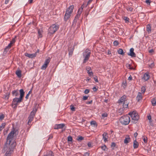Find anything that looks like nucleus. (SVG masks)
Masks as SVG:
<instances>
[{"label":"nucleus","instance_id":"f257e3e1","mask_svg":"<svg viewBox=\"0 0 156 156\" xmlns=\"http://www.w3.org/2000/svg\"><path fill=\"white\" fill-rule=\"evenodd\" d=\"M18 133L17 130L13 128L11 131L8 134L6 138V142L5 144L3 150L4 152L7 151L5 156H11V153L16 145L15 142H12L14 135L16 133Z\"/></svg>","mask_w":156,"mask_h":156},{"label":"nucleus","instance_id":"f03ea898","mask_svg":"<svg viewBox=\"0 0 156 156\" xmlns=\"http://www.w3.org/2000/svg\"><path fill=\"white\" fill-rule=\"evenodd\" d=\"M120 122L123 125H127L130 121L129 117L128 115H125L122 116L119 119Z\"/></svg>","mask_w":156,"mask_h":156},{"label":"nucleus","instance_id":"7ed1b4c3","mask_svg":"<svg viewBox=\"0 0 156 156\" xmlns=\"http://www.w3.org/2000/svg\"><path fill=\"white\" fill-rule=\"evenodd\" d=\"M91 52L89 50L86 49L85 52L83 53V56L84 58L83 63H85L89 59L90 56Z\"/></svg>","mask_w":156,"mask_h":156},{"label":"nucleus","instance_id":"20e7f679","mask_svg":"<svg viewBox=\"0 0 156 156\" xmlns=\"http://www.w3.org/2000/svg\"><path fill=\"white\" fill-rule=\"evenodd\" d=\"M37 111V109L35 108H34L33 111L30 112L28 117V121L27 123L28 125H30L31 122L33 121Z\"/></svg>","mask_w":156,"mask_h":156},{"label":"nucleus","instance_id":"39448f33","mask_svg":"<svg viewBox=\"0 0 156 156\" xmlns=\"http://www.w3.org/2000/svg\"><path fill=\"white\" fill-rule=\"evenodd\" d=\"M59 28L58 26L55 24H53L48 29V34L50 35L54 33Z\"/></svg>","mask_w":156,"mask_h":156},{"label":"nucleus","instance_id":"423d86ee","mask_svg":"<svg viewBox=\"0 0 156 156\" xmlns=\"http://www.w3.org/2000/svg\"><path fill=\"white\" fill-rule=\"evenodd\" d=\"M129 115L131 116L132 119L134 121H137L139 119V117L137 114L134 112H130Z\"/></svg>","mask_w":156,"mask_h":156},{"label":"nucleus","instance_id":"0eeeda50","mask_svg":"<svg viewBox=\"0 0 156 156\" xmlns=\"http://www.w3.org/2000/svg\"><path fill=\"white\" fill-rule=\"evenodd\" d=\"M22 100L23 99L20 98H15L13 99L12 104L17 106L18 104L21 102Z\"/></svg>","mask_w":156,"mask_h":156},{"label":"nucleus","instance_id":"6e6552de","mask_svg":"<svg viewBox=\"0 0 156 156\" xmlns=\"http://www.w3.org/2000/svg\"><path fill=\"white\" fill-rule=\"evenodd\" d=\"M74 8V6L73 5H71L66 10V12H67V13H69V14H71L72 12H73V9Z\"/></svg>","mask_w":156,"mask_h":156},{"label":"nucleus","instance_id":"1a4fd4ad","mask_svg":"<svg viewBox=\"0 0 156 156\" xmlns=\"http://www.w3.org/2000/svg\"><path fill=\"white\" fill-rule=\"evenodd\" d=\"M134 49L133 48H131L130 49V53H128V55L132 57H136V54L134 52Z\"/></svg>","mask_w":156,"mask_h":156},{"label":"nucleus","instance_id":"9d476101","mask_svg":"<svg viewBox=\"0 0 156 156\" xmlns=\"http://www.w3.org/2000/svg\"><path fill=\"white\" fill-rule=\"evenodd\" d=\"M25 56L30 58H33L35 57L36 56V53H34L32 54H29L28 53H25Z\"/></svg>","mask_w":156,"mask_h":156},{"label":"nucleus","instance_id":"9b49d317","mask_svg":"<svg viewBox=\"0 0 156 156\" xmlns=\"http://www.w3.org/2000/svg\"><path fill=\"white\" fill-rule=\"evenodd\" d=\"M65 126L64 124H60L56 125L54 127L55 129H58L62 128Z\"/></svg>","mask_w":156,"mask_h":156},{"label":"nucleus","instance_id":"f8f14e48","mask_svg":"<svg viewBox=\"0 0 156 156\" xmlns=\"http://www.w3.org/2000/svg\"><path fill=\"white\" fill-rule=\"evenodd\" d=\"M126 96L125 95H123L121 97L120 99L118 101V102L119 104H122L123 102L126 101Z\"/></svg>","mask_w":156,"mask_h":156},{"label":"nucleus","instance_id":"ddd939ff","mask_svg":"<svg viewBox=\"0 0 156 156\" xmlns=\"http://www.w3.org/2000/svg\"><path fill=\"white\" fill-rule=\"evenodd\" d=\"M103 139H104L105 142H106L108 141V133L106 132H104L103 135Z\"/></svg>","mask_w":156,"mask_h":156},{"label":"nucleus","instance_id":"4468645a","mask_svg":"<svg viewBox=\"0 0 156 156\" xmlns=\"http://www.w3.org/2000/svg\"><path fill=\"white\" fill-rule=\"evenodd\" d=\"M130 138L129 135H126L125 136V139L124 140V142L125 144H127L130 141Z\"/></svg>","mask_w":156,"mask_h":156},{"label":"nucleus","instance_id":"2eb2a0df","mask_svg":"<svg viewBox=\"0 0 156 156\" xmlns=\"http://www.w3.org/2000/svg\"><path fill=\"white\" fill-rule=\"evenodd\" d=\"M71 14H69L68 13H67V12H66L64 17V20L65 21H67L70 18L71 16Z\"/></svg>","mask_w":156,"mask_h":156},{"label":"nucleus","instance_id":"dca6fc26","mask_svg":"<svg viewBox=\"0 0 156 156\" xmlns=\"http://www.w3.org/2000/svg\"><path fill=\"white\" fill-rule=\"evenodd\" d=\"M150 77V76L148 73H145L144 75V76L143 77V79L145 80V81H147L148 80Z\"/></svg>","mask_w":156,"mask_h":156},{"label":"nucleus","instance_id":"f3484780","mask_svg":"<svg viewBox=\"0 0 156 156\" xmlns=\"http://www.w3.org/2000/svg\"><path fill=\"white\" fill-rule=\"evenodd\" d=\"M139 146V143L135 140L134 141L133 143V147L134 148H136L138 147Z\"/></svg>","mask_w":156,"mask_h":156},{"label":"nucleus","instance_id":"a211bd4d","mask_svg":"<svg viewBox=\"0 0 156 156\" xmlns=\"http://www.w3.org/2000/svg\"><path fill=\"white\" fill-rule=\"evenodd\" d=\"M20 98H21L23 99V98L24 96V92L23 91V89H21L20 90Z\"/></svg>","mask_w":156,"mask_h":156},{"label":"nucleus","instance_id":"6ab92c4d","mask_svg":"<svg viewBox=\"0 0 156 156\" xmlns=\"http://www.w3.org/2000/svg\"><path fill=\"white\" fill-rule=\"evenodd\" d=\"M142 99V96L141 93L140 92H139L137 96L136 97V99L138 101H139L140 100Z\"/></svg>","mask_w":156,"mask_h":156},{"label":"nucleus","instance_id":"aec40b11","mask_svg":"<svg viewBox=\"0 0 156 156\" xmlns=\"http://www.w3.org/2000/svg\"><path fill=\"white\" fill-rule=\"evenodd\" d=\"M21 72L20 70H17L16 72V74L19 78L21 76Z\"/></svg>","mask_w":156,"mask_h":156},{"label":"nucleus","instance_id":"412c9836","mask_svg":"<svg viewBox=\"0 0 156 156\" xmlns=\"http://www.w3.org/2000/svg\"><path fill=\"white\" fill-rule=\"evenodd\" d=\"M12 94L13 95H14L15 96H18L19 94L18 92V90H14L12 91Z\"/></svg>","mask_w":156,"mask_h":156},{"label":"nucleus","instance_id":"4be33fe9","mask_svg":"<svg viewBox=\"0 0 156 156\" xmlns=\"http://www.w3.org/2000/svg\"><path fill=\"white\" fill-rule=\"evenodd\" d=\"M151 102L153 106L156 105V99L155 98H153L151 99Z\"/></svg>","mask_w":156,"mask_h":156},{"label":"nucleus","instance_id":"5701e85b","mask_svg":"<svg viewBox=\"0 0 156 156\" xmlns=\"http://www.w3.org/2000/svg\"><path fill=\"white\" fill-rule=\"evenodd\" d=\"M53 152L51 151H49L47 152V154L46 155L44 156H53Z\"/></svg>","mask_w":156,"mask_h":156},{"label":"nucleus","instance_id":"b1692460","mask_svg":"<svg viewBox=\"0 0 156 156\" xmlns=\"http://www.w3.org/2000/svg\"><path fill=\"white\" fill-rule=\"evenodd\" d=\"M81 13H82L81 12L79 11H78V14H77V15H76V16L75 17V19L74 21V22L75 21L76 19L77 18H78L79 17Z\"/></svg>","mask_w":156,"mask_h":156},{"label":"nucleus","instance_id":"393cba45","mask_svg":"<svg viewBox=\"0 0 156 156\" xmlns=\"http://www.w3.org/2000/svg\"><path fill=\"white\" fill-rule=\"evenodd\" d=\"M128 103L126 101H124L123 104L122 105L123 108H127L128 106Z\"/></svg>","mask_w":156,"mask_h":156},{"label":"nucleus","instance_id":"a878e982","mask_svg":"<svg viewBox=\"0 0 156 156\" xmlns=\"http://www.w3.org/2000/svg\"><path fill=\"white\" fill-rule=\"evenodd\" d=\"M12 44L10 42V43L9 44V45L6 47L5 48V51H7V50H9L11 47L12 45Z\"/></svg>","mask_w":156,"mask_h":156},{"label":"nucleus","instance_id":"bb28decb","mask_svg":"<svg viewBox=\"0 0 156 156\" xmlns=\"http://www.w3.org/2000/svg\"><path fill=\"white\" fill-rule=\"evenodd\" d=\"M84 137L81 136H78L77 137L76 140L79 141H80L81 140H84Z\"/></svg>","mask_w":156,"mask_h":156},{"label":"nucleus","instance_id":"cd10ccee","mask_svg":"<svg viewBox=\"0 0 156 156\" xmlns=\"http://www.w3.org/2000/svg\"><path fill=\"white\" fill-rule=\"evenodd\" d=\"M9 93H6L4 96H3V98H4L6 99H9Z\"/></svg>","mask_w":156,"mask_h":156},{"label":"nucleus","instance_id":"c85d7f7f","mask_svg":"<svg viewBox=\"0 0 156 156\" xmlns=\"http://www.w3.org/2000/svg\"><path fill=\"white\" fill-rule=\"evenodd\" d=\"M91 125H93L94 127H96L97 126L96 122L94 121H92L90 122Z\"/></svg>","mask_w":156,"mask_h":156},{"label":"nucleus","instance_id":"c756f323","mask_svg":"<svg viewBox=\"0 0 156 156\" xmlns=\"http://www.w3.org/2000/svg\"><path fill=\"white\" fill-rule=\"evenodd\" d=\"M118 53L120 54L123 55L124 54L123 50L122 49H119L118 50Z\"/></svg>","mask_w":156,"mask_h":156},{"label":"nucleus","instance_id":"7c9ffc66","mask_svg":"<svg viewBox=\"0 0 156 156\" xmlns=\"http://www.w3.org/2000/svg\"><path fill=\"white\" fill-rule=\"evenodd\" d=\"M147 30L148 32L151 31V26L149 24L147 25Z\"/></svg>","mask_w":156,"mask_h":156},{"label":"nucleus","instance_id":"2f4dec72","mask_svg":"<svg viewBox=\"0 0 156 156\" xmlns=\"http://www.w3.org/2000/svg\"><path fill=\"white\" fill-rule=\"evenodd\" d=\"M5 125V123H3L2 124V125L0 126V131H2L4 128Z\"/></svg>","mask_w":156,"mask_h":156},{"label":"nucleus","instance_id":"473e14b6","mask_svg":"<svg viewBox=\"0 0 156 156\" xmlns=\"http://www.w3.org/2000/svg\"><path fill=\"white\" fill-rule=\"evenodd\" d=\"M50 59L49 58H47V59H46L45 60L44 63H45L46 65L48 66V64L50 62Z\"/></svg>","mask_w":156,"mask_h":156},{"label":"nucleus","instance_id":"72a5a7b5","mask_svg":"<svg viewBox=\"0 0 156 156\" xmlns=\"http://www.w3.org/2000/svg\"><path fill=\"white\" fill-rule=\"evenodd\" d=\"M47 66H48L46 65V64L44 63V64L41 66V69L42 70H44L46 69Z\"/></svg>","mask_w":156,"mask_h":156},{"label":"nucleus","instance_id":"f704fd0d","mask_svg":"<svg viewBox=\"0 0 156 156\" xmlns=\"http://www.w3.org/2000/svg\"><path fill=\"white\" fill-rule=\"evenodd\" d=\"M73 50H74V49L73 48H71L70 50L69 49V55H72L73 53Z\"/></svg>","mask_w":156,"mask_h":156},{"label":"nucleus","instance_id":"c9c22d12","mask_svg":"<svg viewBox=\"0 0 156 156\" xmlns=\"http://www.w3.org/2000/svg\"><path fill=\"white\" fill-rule=\"evenodd\" d=\"M146 90V88L144 87V86L142 87L141 88V90L142 93H144L145 92Z\"/></svg>","mask_w":156,"mask_h":156},{"label":"nucleus","instance_id":"e433bc0d","mask_svg":"<svg viewBox=\"0 0 156 156\" xmlns=\"http://www.w3.org/2000/svg\"><path fill=\"white\" fill-rule=\"evenodd\" d=\"M38 33L39 37H41L42 36L41 34V31L40 29L38 30Z\"/></svg>","mask_w":156,"mask_h":156},{"label":"nucleus","instance_id":"4c0bfd02","mask_svg":"<svg viewBox=\"0 0 156 156\" xmlns=\"http://www.w3.org/2000/svg\"><path fill=\"white\" fill-rule=\"evenodd\" d=\"M143 139L145 143H147V138L145 136H143Z\"/></svg>","mask_w":156,"mask_h":156},{"label":"nucleus","instance_id":"58836bf2","mask_svg":"<svg viewBox=\"0 0 156 156\" xmlns=\"http://www.w3.org/2000/svg\"><path fill=\"white\" fill-rule=\"evenodd\" d=\"M84 5L83 4V5H81V7L80 8V9H79L78 11H80V12H82V11H83V8H84Z\"/></svg>","mask_w":156,"mask_h":156},{"label":"nucleus","instance_id":"ea45409f","mask_svg":"<svg viewBox=\"0 0 156 156\" xmlns=\"http://www.w3.org/2000/svg\"><path fill=\"white\" fill-rule=\"evenodd\" d=\"M119 43L118 41L116 40L114 41L113 44L114 46H117L119 44Z\"/></svg>","mask_w":156,"mask_h":156},{"label":"nucleus","instance_id":"a19ab883","mask_svg":"<svg viewBox=\"0 0 156 156\" xmlns=\"http://www.w3.org/2000/svg\"><path fill=\"white\" fill-rule=\"evenodd\" d=\"M72 140V136H69L68 137V141H71Z\"/></svg>","mask_w":156,"mask_h":156},{"label":"nucleus","instance_id":"79ce46f5","mask_svg":"<svg viewBox=\"0 0 156 156\" xmlns=\"http://www.w3.org/2000/svg\"><path fill=\"white\" fill-rule=\"evenodd\" d=\"M101 148L102 150L105 151L106 148V147L105 145H104V146H101Z\"/></svg>","mask_w":156,"mask_h":156},{"label":"nucleus","instance_id":"37998d69","mask_svg":"<svg viewBox=\"0 0 156 156\" xmlns=\"http://www.w3.org/2000/svg\"><path fill=\"white\" fill-rule=\"evenodd\" d=\"M70 109L73 111H75V108L72 105L70 106Z\"/></svg>","mask_w":156,"mask_h":156},{"label":"nucleus","instance_id":"c03bdc74","mask_svg":"<svg viewBox=\"0 0 156 156\" xmlns=\"http://www.w3.org/2000/svg\"><path fill=\"white\" fill-rule=\"evenodd\" d=\"M31 93V91H29V92L26 95V96L25 97V98L26 99H28V97H29L30 94Z\"/></svg>","mask_w":156,"mask_h":156},{"label":"nucleus","instance_id":"a18cd8bd","mask_svg":"<svg viewBox=\"0 0 156 156\" xmlns=\"http://www.w3.org/2000/svg\"><path fill=\"white\" fill-rule=\"evenodd\" d=\"M127 9L128 10L131 11L133 10V9L131 7H129L127 8Z\"/></svg>","mask_w":156,"mask_h":156},{"label":"nucleus","instance_id":"49530a36","mask_svg":"<svg viewBox=\"0 0 156 156\" xmlns=\"http://www.w3.org/2000/svg\"><path fill=\"white\" fill-rule=\"evenodd\" d=\"M4 118V115L3 114H2L1 115H0V120H3Z\"/></svg>","mask_w":156,"mask_h":156},{"label":"nucleus","instance_id":"de8ad7c7","mask_svg":"<svg viewBox=\"0 0 156 156\" xmlns=\"http://www.w3.org/2000/svg\"><path fill=\"white\" fill-rule=\"evenodd\" d=\"M90 90L89 89H86L84 91V93L85 94H87L89 92Z\"/></svg>","mask_w":156,"mask_h":156},{"label":"nucleus","instance_id":"09e8293b","mask_svg":"<svg viewBox=\"0 0 156 156\" xmlns=\"http://www.w3.org/2000/svg\"><path fill=\"white\" fill-rule=\"evenodd\" d=\"M87 72L89 76H91L93 75V73L92 72V71L90 72L89 71H87Z\"/></svg>","mask_w":156,"mask_h":156},{"label":"nucleus","instance_id":"8fccbe9b","mask_svg":"<svg viewBox=\"0 0 156 156\" xmlns=\"http://www.w3.org/2000/svg\"><path fill=\"white\" fill-rule=\"evenodd\" d=\"M145 2L147 5H150L151 3V1L150 0H146Z\"/></svg>","mask_w":156,"mask_h":156},{"label":"nucleus","instance_id":"3c124183","mask_svg":"<svg viewBox=\"0 0 156 156\" xmlns=\"http://www.w3.org/2000/svg\"><path fill=\"white\" fill-rule=\"evenodd\" d=\"M88 97L86 96H84L83 97V99L84 100H86L87 99Z\"/></svg>","mask_w":156,"mask_h":156},{"label":"nucleus","instance_id":"603ef678","mask_svg":"<svg viewBox=\"0 0 156 156\" xmlns=\"http://www.w3.org/2000/svg\"><path fill=\"white\" fill-rule=\"evenodd\" d=\"M148 119L149 120V122H151V117L150 115H149L147 116Z\"/></svg>","mask_w":156,"mask_h":156},{"label":"nucleus","instance_id":"864d4df0","mask_svg":"<svg viewBox=\"0 0 156 156\" xmlns=\"http://www.w3.org/2000/svg\"><path fill=\"white\" fill-rule=\"evenodd\" d=\"M86 69L87 71H89L90 70H91V69L90 67H87L86 68Z\"/></svg>","mask_w":156,"mask_h":156},{"label":"nucleus","instance_id":"5fc2aeb1","mask_svg":"<svg viewBox=\"0 0 156 156\" xmlns=\"http://www.w3.org/2000/svg\"><path fill=\"white\" fill-rule=\"evenodd\" d=\"M94 79L95 82H98V77L97 76H95V77H94Z\"/></svg>","mask_w":156,"mask_h":156},{"label":"nucleus","instance_id":"6e6d98bb","mask_svg":"<svg viewBox=\"0 0 156 156\" xmlns=\"http://www.w3.org/2000/svg\"><path fill=\"white\" fill-rule=\"evenodd\" d=\"M124 19L126 21H129V18L126 17H124Z\"/></svg>","mask_w":156,"mask_h":156},{"label":"nucleus","instance_id":"4d7b16f0","mask_svg":"<svg viewBox=\"0 0 156 156\" xmlns=\"http://www.w3.org/2000/svg\"><path fill=\"white\" fill-rule=\"evenodd\" d=\"M15 39L13 38L12 39V41H11L10 42L12 44H13V43H15Z\"/></svg>","mask_w":156,"mask_h":156},{"label":"nucleus","instance_id":"13d9d810","mask_svg":"<svg viewBox=\"0 0 156 156\" xmlns=\"http://www.w3.org/2000/svg\"><path fill=\"white\" fill-rule=\"evenodd\" d=\"M102 116L104 117H106L107 116V114H103L102 115Z\"/></svg>","mask_w":156,"mask_h":156},{"label":"nucleus","instance_id":"bf43d9fd","mask_svg":"<svg viewBox=\"0 0 156 156\" xmlns=\"http://www.w3.org/2000/svg\"><path fill=\"white\" fill-rule=\"evenodd\" d=\"M89 153L87 152H86L84 154V156H89Z\"/></svg>","mask_w":156,"mask_h":156},{"label":"nucleus","instance_id":"052dcab7","mask_svg":"<svg viewBox=\"0 0 156 156\" xmlns=\"http://www.w3.org/2000/svg\"><path fill=\"white\" fill-rule=\"evenodd\" d=\"M115 143L113 142L112 143L111 147H115Z\"/></svg>","mask_w":156,"mask_h":156},{"label":"nucleus","instance_id":"680f3d73","mask_svg":"<svg viewBox=\"0 0 156 156\" xmlns=\"http://www.w3.org/2000/svg\"><path fill=\"white\" fill-rule=\"evenodd\" d=\"M92 0H89L87 2V5H88L90 4V3L92 2Z\"/></svg>","mask_w":156,"mask_h":156},{"label":"nucleus","instance_id":"e2e57ef3","mask_svg":"<svg viewBox=\"0 0 156 156\" xmlns=\"http://www.w3.org/2000/svg\"><path fill=\"white\" fill-rule=\"evenodd\" d=\"M93 89L94 91H96L98 89L96 87H94L93 88Z\"/></svg>","mask_w":156,"mask_h":156},{"label":"nucleus","instance_id":"0e129e2a","mask_svg":"<svg viewBox=\"0 0 156 156\" xmlns=\"http://www.w3.org/2000/svg\"><path fill=\"white\" fill-rule=\"evenodd\" d=\"M138 135V133L137 132H136L134 133V137H136Z\"/></svg>","mask_w":156,"mask_h":156},{"label":"nucleus","instance_id":"69168bd1","mask_svg":"<svg viewBox=\"0 0 156 156\" xmlns=\"http://www.w3.org/2000/svg\"><path fill=\"white\" fill-rule=\"evenodd\" d=\"M154 51L153 49H151L149 51V52L150 53H152L154 52Z\"/></svg>","mask_w":156,"mask_h":156},{"label":"nucleus","instance_id":"338daca9","mask_svg":"<svg viewBox=\"0 0 156 156\" xmlns=\"http://www.w3.org/2000/svg\"><path fill=\"white\" fill-rule=\"evenodd\" d=\"M132 79V76L130 75V76L128 77V80H131Z\"/></svg>","mask_w":156,"mask_h":156},{"label":"nucleus","instance_id":"774afa93","mask_svg":"<svg viewBox=\"0 0 156 156\" xmlns=\"http://www.w3.org/2000/svg\"><path fill=\"white\" fill-rule=\"evenodd\" d=\"M154 66V63H152L150 65V66L151 67H152Z\"/></svg>","mask_w":156,"mask_h":156}]
</instances>
